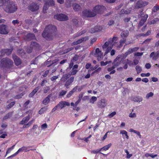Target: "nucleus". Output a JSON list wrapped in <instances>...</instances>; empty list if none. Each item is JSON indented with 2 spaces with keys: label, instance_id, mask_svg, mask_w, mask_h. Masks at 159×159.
Returning a JSON list of instances; mask_svg holds the SVG:
<instances>
[{
  "label": "nucleus",
  "instance_id": "obj_28",
  "mask_svg": "<svg viewBox=\"0 0 159 159\" xmlns=\"http://www.w3.org/2000/svg\"><path fill=\"white\" fill-rule=\"evenodd\" d=\"M126 41V39L125 38H123L122 39H121L120 41V44L117 47L118 48H120L121 47Z\"/></svg>",
  "mask_w": 159,
  "mask_h": 159
},
{
  "label": "nucleus",
  "instance_id": "obj_1",
  "mask_svg": "<svg viewBox=\"0 0 159 159\" xmlns=\"http://www.w3.org/2000/svg\"><path fill=\"white\" fill-rule=\"evenodd\" d=\"M105 9L103 5H97L93 8L92 11L86 10L83 11L84 16L86 17H92L96 16L97 13H101Z\"/></svg>",
  "mask_w": 159,
  "mask_h": 159
},
{
  "label": "nucleus",
  "instance_id": "obj_47",
  "mask_svg": "<svg viewBox=\"0 0 159 159\" xmlns=\"http://www.w3.org/2000/svg\"><path fill=\"white\" fill-rule=\"evenodd\" d=\"M111 62V61H106L105 62L103 61H102L101 62H100V64H101V66H106V65L107 64H108V63H110Z\"/></svg>",
  "mask_w": 159,
  "mask_h": 159
},
{
  "label": "nucleus",
  "instance_id": "obj_64",
  "mask_svg": "<svg viewBox=\"0 0 159 159\" xmlns=\"http://www.w3.org/2000/svg\"><path fill=\"white\" fill-rule=\"evenodd\" d=\"M58 78V77L57 76H54L51 78V80L52 81H53L57 79Z\"/></svg>",
  "mask_w": 159,
  "mask_h": 159
},
{
  "label": "nucleus",
  "instance_id": "obj_24",
  "mask_svg": "<svg viewBox=\"0 0 159 159\" xmlns=\"http://www.w3.org/2000/svg\"><path fill=\"white\" fill-rule=\"evenodd\" d=\"M13 50V48H11L10 49H5L3 51L7 55H9L11 54Z\"/></svg>",
  "mask_w": 159,
  "mask_h": 159
},
{
  "label": "nucleus",
  "instance_id": "obj_8",
  "mask_svg": "<svg viewBox=\"0 0 159 159\" xmlns=\"http://www.w3.org/2000/svg\"><path fill=\"white\" fill-rule=\"evenodd\" d=\"M148 3V2L139 0L136 3L135 7L136 8H140L147 6Z\"/></svg>",
  "mask_w": 159,
  "mask_h": 159
},
{
  "label": "nucleus",
  "instance_id": "obj_23",
  "mask_svg": "<svg viewBox=\"0 0 159 159\" xmlns=\"http://www.w3.org/2000/svg\"><path fill=\"white\" fill-rule=\"evenodd\" d=\"M143 98L140 96H136L133 99V101L135 102H140L142 101Z\"/></svg>",
  "mask_w": 159,
  "mask_h": 159
},
{
  "label": "nucleus",
  "instance_id": "obj_61",
  "mask_svg": "<svg viewBox=\"0 0 159 159\" xmlns=\"http://www.w3.org/2000/svg\"><path fill=\"white\" fill-rule=\"evenodd\" d=\"M114 23V21L113 20H110L108 23V25L110 26L113 25Z\"/></svg>",
  "mask_w": 159,
  "mask_h": 159
},
{
  "label": "nucleus",
  "instance_id": "obj_4",
  "mask_svg": "<svg viewBox=\"0 0 159 159\" xmlns=\"http://www.w3.org/2000/svg\"><path fill=\"white\" fill-rule=\"evenodd\" d=\"M13 64V61L8 58H2L0 61V68H9Z\"/></svg>",
  "mask_w": 159,
  "mask_h": 159
},
{
  "label": "nucleus",
  "instance_id": "obj_26",
  "mask_svg": "<svg viewBox=\"0 0 159 159\" xmlns=\"http://www.w3.org/2000/svg\"><path fill=\"white\" fill-rule=\"evenodd\" d=\"M73 6L74 10L76 11H78L81 8L80 6L76 3L74 4L73 5Z\"/></svg>",
  "mask_w": 159,
  "mask_h": 159
},
{
  "label": "nucleus",
  "instance_id": "obj_49",
  "mask_svg": "<svg viewBox=\"0 0 159 159\" xmlns=\"http://www.w3.org/2000/svg\"><path fill=\"white\" fill-rule=\"evenodd\" d=\"M136 114L135 113L131 112L129 113V116L131 118H134L136 117Z\"/></svg>",
  "mask_w": 159,
  "mask_h": 159
},
{
  "label": "nucleus",
  "instance_id": "obj_6",
  "mask_svg": "<svg viewBox=\"0 0 159 159\" xmlns=\"http://www.w3.org/2000/svg\"><path fill=\"white\" fill-rule=\"evenodd\" d=\"M54 18L60 21L66 20L68 19V17L65 14H61L55 15L54 16Z\"/></svg>",
  "mask_w": 159,
  "mask_h": 159
},
{
  "label": "nucleus",
  "instance_id": "obj_13",
  "mask_svg": "<svg viewBox=\"0 0 159 159\" xmlns=\"http://www.w3.org/2000/svg\"><path fill=\"white\" fill-rule=\"evenodd\" d=\"M12 57L14 60L15 63L16 65L18 66L21 63V60L17 56L13 54L12 55Z\"/></svg>",
  "mask_w": 159,
  "mask_h": 159
},
{
  "label": "nucleus",
  "instance_id": "obj_9",
  "mask_svg": "<svg viewBox=\"0 0 159 159\" xmlns=\"http://www.w3.org/2000/svg\"><path fill=\"white\" fill-rule=\"evenodd\" d=\"M9 32V30L7 29V26L6 25L3 24L0 25V34H7Z\"/></svg>",
  "mask_w": 159,
  "mask_h": 159
},
{
  "label": "nucleus",
  "instance_id": "obj_60",
  "mask_svg": "<svg viewBox=\"0 0 159 159\" xmlns=\"http://www.w3.org/2000/svg\"><path fill=\"white\" fill-rule=\"evenodd\" d=\"M49 73V70H46L44 73L43 76V77H46L47 75H48V73Z\"/></svg>",
  "mask_w": 159,
  "mask_h": 159
},
{
  "label": "nucleus",
  "instance_id": "obj_29",
  "mask_svg": "<svg viewBox=\"0 0 159 159\" xmlns=\"http://www.w3.org/2000/svg\"><path fill=\"white\" fill-rule=\"evenodd\" d=\"M30 47L33 48H37L39 47V44L35 42H31L30 45Z\"/></svg>",
  "mask_w": 159,
  "mask_h": 159
},
{
  "label": "nucleus",
  "instance_id": "obj_19",
  "mask_svg": "<svg viewBox=\"0 0 159 159\" xmlns=\"http://www.w3.org/2000/svg\"><path fill=\"white\" fill-rule=\"evenodd\" d=\"M30 118V116H28L23 119L22 120H21L20 123V125H23L24 124L26 123L29 121Z\"/></svg>",
  "mask_w": 159,
  "mask_h": 159
},
{
  "label": "nucleus",
  "instance_id": "obj_34",
  "mask_svg": "<svg viewBox=\"0 0 159 159\" xmlns=\"http://www.w3.org/2000/svg\"><path fill=\"white\" fill-rule=\"evenodd\" d=\"M78 70L72 68V70L70 71L69 73L70 75H74L76 74Z\"/></svg>",
  "mask_w": 159,
  "mask_h": 159
},
{
  "label": "nucleus",
  "instance_id": "obj_54",
  "mask_svg": "<svg viewBox=\"0 0 159 159\" xmlns=\"http://www.w3.org/2000/svg\"><path fill=\"white\" fill-rule=\"evenodd\" d=\"M15 104V102H11L8 105V108H11L12 106H13L14 104Z\"/></svg>",
  "mask_w": 159,
  "mask_h": 159
},
{
  "label": "nucleus",
  "instance_id": "obj_56",
  "mask_svg": "<svg viewBox=\"0 0 159 159\" xmlns=\"http://www.w3.org/2000/svg\"><path fill=\"white\" fill-rule=\"evenodd\" d=\"M143 54V52H137L134 53V55L135 56L139 57L142 56Z\"/></svg>",
  "mask_w": 159,
  "mask_h": 159
},
{
  "label": "nucleus",
  "instance_id": "obj_31",
  "mask_svg": "<svg viewBox=\"0 0 159 159\" xmlns=\"http://www.w3.org/2000/svg\"><path fill=\"white\" fill-rule=\"evenodd\" d=\"M46 3V4L51 6H53L55 5V2L53 0H47Z\"/></svg>",
  "mask_w": 159,
  "mask_h": 159
},
{
  "label": "nucleus",
  "instance_id": "obj_35",
  "mask_svg": "<svg viewBox=\"0 0 159 159\" xmlns=\"http://www.w3.org/2000/svg\"><path fill=\"white\" fill-rule=\"evenodd\" d=\"M71 0H66V4L67 7H70L71 6L72 4Z\"/></svg>",
  "mask_w": 159,
  "mask_h": 159
},
{
  "label": "nucleus",
  "instance_id": "obj_16",
  "mask_svg": "<svg viewBox=\"0 0 159 159\" xmlns=\"http://www.w3.org/2000/svg\"><path fill=\"white\" fill-rule=\"evenodd\" d=\"M30 147H26V146H23L20 148L16 152V153L18 154L20 152H26L27 151H29L28 149Z\"/></svg>",
  "mask_w": 159,
  "mask_h": 159
},
{
  "label": "nucleus",
  "instance_id": "obj_41",
  "mask_svg": "<svg viewBox=\"0 0 159 159\" xmlns=\"http://www.w3.org/2000/svg\"><path fill=\"white\" fill-rule=\"evenodd\" d=\"M124 151L126 153L127 156L126 158L129 159V158L132 156V154H129V152L128 151V150L126 149H125L124 150Z\"/></svg>",
  "mask_w": 159,
  "mask_h": 159
},
{
  "label": "nucleus",
  "instance_id": "obj_46",
  "mask_svg": "<svg viewBox=\"0 0 159 159\" xmlns=\"http://www.w3.org/2000/svg\"><path fill=\"white\" fill-rule=\"evenodd\" d=\"M57 106L60 107L61 109L65 107L64 105H63V101L60 102L57 105Z\"/></svg>",
  "mask_w": 159,
  "mask_h": 159
},
{
  "label": "nucleus",
  "instance_id": "obj_10",
  "mask_svg": "<svg viewBox=\"0 0 159 159\" xmlns=\"http://www.w3.org/2000/svg\"><path fill=\"white\" fill-rule=\"evenodd\" d=\"M107 101L105 99H102L98 101L97 105L98 107L104 108L107 104Z\"/></svg>",
  "mask_w": 159,
  "mask_h": 159
},
{
  "label": "nucleus",
  "instance_id": "obj_32",
  "mask_svg": "<svg viewBox=\"0 0 159 159\" xmlns=\"http://www.w3.org/2000/svg\"><path fill=\"white\" fill-rule=\"evenodd\" d=\"M112 45H110V46L108 47H107L105 50V55L107 54V53H108L110 51H111V50L112 49Z\"/></svg>",
  "mask_w": 159,
  "mask_h": 159
},
{
  "label": "nucleus",
  "instance_id": "obj_14",
  "mask_svg": "<svg viewBox=\"0 0 159 159\" xmlns=\"http://www.w3.org/2000/svg\"><path fill=\"white\" fill-rule=\"evenodd\" d=\"M74 81V77H71L65 83L64 86L67 89L69 88V86Z\"/></svg>",
  "mask_w": 159,
  "mask_h": 159
},
{
  "label": "nucleus",
  "instance_id": "obj_51",
  "mask_svg": "<svg viewBox=\"0 0 159 159\" xmlns=\"http://www.w3.org/2000/svg\"><path fill=\"white\" fill-rule=\"evenodd\" d=\"M84 38H82L77 40L76 41L78 44H80L84 40Z\"/></svg>",
  "mask_w": 159,
  "mask_h": 159
},
{
  "label": "nucleus",
  "instance_id": "obj_25",
  "mask_svg": "<svg viewBox=\"0 0 159 159\" xmlns=\"http://www.w3.org/2000/svg\"><path fill=\"white\" fill-rule=\"evenodd\" d=\"M129 31L128 30H125L123 31L120 34V35L122 37H126L129 34Z\"/></svg>",
  "mask_w": 159,
  "mask_h": 159
},
{
  "label": "nucleus",
  "instance_id": "obj_59",
  "mask_svg": "<svg viewBox=\"0 0 159 159\" xmlns=\"http://www.w3.org/2000/svg\"><path fill=\"white\" fill-rule=\"evenodd\" d=\"M34 121V120H32L30 121L26 125L28 126L27 127H29L31 125H32L33 122Z\"/></svg>",
  "mask_w": 159,
  "mask_h": 159
},
{
  "label": "nucleus",
  "instance_id": "obj_27",
  "mask_svg": "<svg viewBox=\"0 0 159 159\" xmlns=\"http://www.w3.org/2000/svg\"><path fill=\"white\" fill-rule=\"evenodd\" d=\"M120 134H121L123 136L124 135H125L126 139H128L129 138V137L128 135L127 132L125 130H122L120 131Z\"/></svg>",
  "mask_w": 159,
  "mask_h": 159
},
{
  "label": "nucleus",
  "instance_id": "obj_63",
  "mask_svg": "<svg viewBox=\"0 0 159 159\" xmlns=\"http://www.w3.org/2000/svg\"><path fill=\"white\" fill-rule=\"evenodd\" d=\"M116 112L114 111L109 115L108 116L110 118L112 117L115 116L116 114Z\"/></svg>",
  "mask_w": 159,
  "mask_h": 159
},
{
  "label": "nucleus",
  "instance_id": "obj_30",
  "mask_svg": "<svg viewBox=\"0 0 159 159\" xmlns=\"http://www.w3.org/2000/svg\"><path fill=\"white\" fill-rule=\"evenodd\" d=\"M112 144L111 143L108 144L107 145H106L101 148V151L102 150L106 151L109 149L111 147Z\"/></svg>",
  "mask_w": 159,
  "mask_h": 159
},
{
  "label": "nucleus",
  "instance_id": "obj_33",
  "mask_svg": "<svg viewBox=\"0 0 159 159\" xmlns=\"http://www.w3.org/2000/svg\"><path fill=\"white\" fill-rule=\"evenodd\" d=\"M12 113L11 112H9L3 118V120H6L9 118L11 116Z\"/></svg>",
  "mask_w": 159,
  "mask_h": 159
},
{
  "label": "nucleus",
  "instance_id": "obj_7",
  "mask_svg": "<svg viewBox=\"0 0 159 159\" xmlns=\"http://www.w3.org/2000/svg\"><path fill=\"white\" fill-rule=\"evenodd\" d=\"M28 8L32 12H34L39 10V6L36 3L33 2L28 7Z\"/></svg>",
  "mask_w": 159,
  "mask_h": 159
},
{
  "label": "nucleus",
  "instance_id": "obj_39",
  "mask_svg": "<svg viewBox=\"0 0 159 159\" xmlns=\"http://www.w3.org/2000/svg\"><path fill=\"white\" fill-rule=\"evenodd\" d=\"M136 70L137 74L140 73L142 71V68L139 66L137 65L136 66Z\"/></svg>",
  "mask_w": 159,
  "mask_h": 159
},
{
  "label": "nucleus",
  "instance_id": "obj_15",
  "mask_svg": "<svg viewBox=\"0 0 159 159\" xmlns=\"http://www.w3.org/2000/svg\"><path fill=\"white\" fill-rule=\"evenodd\" d=\"M101 29V27L100 26H97L94 28H92L89 30L90 33H93L96 32H98Z\"/></svg>",
  "mask_w": 159,
  "mask_h": 159
},
{
  "label": "nucleus",
  "instance_id": "obj_57",
  "mask_svg": "<svg viewBox=\"0 0 159 159\" xmlns=\"http://www.w3.org/2000/svg\"><path fill=\"white\" fill-rule=\"evenodd\" d=\"M48 5L47 4H46V3L43 6V11L44 13H45L46 11L48 9V7L47 6V5Z\"/></svg>",
  "mask_w": 159,
  "mask_h": 159
},
{
  "label": "nucleus",
  "instance_id": "obj_38",
  "mask_svg": "<svg viewBox=\"0 0 159 159\" xmlns=\"http://www.w3.org/2000/svg\"><path fill=\"white\" fill-rule=\"evenodd\" d=\"M159 10V6H154L152 9V13L156 12Z\"/></svg>",
  "mask_w": 159,
  "mask_h": 159
},
{
  "label": "nucleus",
  "instance_id": "obj_48",
  "mask_svg": "<svg viewBox=\"0 0 159 159\" xmlns=\"http://www.w3.org/2000/svg\"><path fill=\"white\" fill-rule=\"evenodd\" d=\"M24 51L23 49H20L18 51V53L21 56H22L25 54V52H24Z\"/></svg>",
  "mask_w": 159,
  "mask_h": 159
},
{
  "label": "nucleus",
  "instance_id": "obj_44",
  "mask_svg": "<svg viewBox=\"0 0 159 159\" xmlns=\"http://www.w3.org/2000/svg\"><path fill=\"white\" fill-rule=\"evenodd\" d=\"M12 22V24L14 25H18L20 23V22L17 20H13Z\"/></svg>",
  "mask_w": 159,
  "mask_h": 159
},
{
  "label": "nucleus",
  "instance_id": "obj_17",
  "mask_svg": "<svg viewBox=\"0 0 159 159\" xmlns=\"http://www.w3.org/2000/svg\"><path fill=\"white\" fill-rule=\"evenodd\" d=\"M40 87H37L35 88L33 91H32L30 94L29 95V97H32L34 96V95L35 94V93L37 92V91L39 90L40 89Z\"/></svg>",
  "mask_w": 159,
  "mask_h": 159
},
{
  "label": "nucleus",
  "instance_id": "obj_18",
  "mask_svg": "<svg viewBox=\"0 0 159 159\" xmlns=\"http://www.w3.org/2000/svg\"><path fill=\"white\" fill-rule=\"evenodd\" d=\"M52 96V94H50L48 95V96L43 100V103L46 105L50 101V98Z\"/></svg>",
  "mask_w": 159,
  "mask_h": 159
},
{
  "label": "nucleus",
  "instance_id": "obj_55",
  "mask_svg": "<svg viewBox=\"0 0 159 159\" xmlns=\"http://www.w3.org/2000/svg\"><path fill=\"white\" fill-rule=\"evenodd\" d=\"M150 75V74L149 73H148L146 74L142 73L141 74V76L142 77H148Z\"/></svg>",
  "mask_w": 159,
  "mask_h": 159
},
{
  "label": "nucleus",
  "instance_id": "obj_36",
  "mask_svg": "<svg viewBox=\"0 0 159 159\" xmlns=\"http://www.w3.org/2000/svg\"><path fill=\"white\" fill-rule=\"evenodd\" d=\"M9 0H0V7L5 5Z\"/></svg>",
  "mask_w": 159,
  "mask_h": 159
},
{
  "label": "nucleus",
  "instance_id": "obj_40",
  "mask_svg": "<svg viewBox=\"0 0 159 159\" xmlns=\"http://www.w3.org/2000/svg\"><path fill=\"white\" fill-rule=\"evenodd\" d=\"M97 100V98L95 96L92 97L90 99L89 102L90 103H94V102Z\"/></svg>",
  "mask_w": 159,
  "mask_h": 159
},
{
  "label": "nucleus",
  "instance_id": "obj_58",
  "mask_svg": "<svg viewBox=\"0 0 159 159\" xmlns=\"http://www.w3.org/2000/svg\"><path fill=\"white\" fill-rule=\"evenodd\" d=\"M32 48L31 47H29L27 48V52L28 53H31L32 51Z\"/></svg>",
  "mask_w": 159,
  "mask_h": 159
},
{
  "label": "nucleus",
  "instance_id": "obj_20",
  "mask_svg": "<svg viewBox=\"0 0 159 159\" xmlns=\"http://www.w3.org/2000/svg\"><path fill=\"white\" fill-rule=\"evenodd\" d=\"M26 38L28 40H32L35 39V36L33 34H28L26 36Z\"/></svg>",
  "mask_w": 159,
  "mask_h": 159
},
{
  "label": "nucleus",
  "instance_id": "obj_50",
  "mask_svg": "<svg viewBox=\"0 0 159 159\" xmlns=\"http://www.w3.org/2000/svg\"><path fill=\"white\" fill-rule=\"evenodd\" d=\"M74 93L72 91H70L66 95V97L69 98Z\"/></svg>",
  "mask_w": 159,
  "mask_h": 159
},
{
  "label": "nucleus",
  "instance_id": "obj_11",
  "mask_svg": "<svg viewBox=\"0 0 159 159\" xmlns=\"http://www.w3.org/2000/svg\"><path fill=\"white\" fill-rule=\"evenodd\" d=\"M94 55L95 57H97V60L98 61H100L103 57L102 53L99 48H98L96 49Z\"/></svg>",
  "mask_w": 159,
  "mask_h": 159
},
{
  "label": "nucleus",
  "instance_id": "obj_37",
  "mask_svg": "<svg viewBox=\"0 0 159 159\" xmlns=\"http://www.w3.org/2000/svg\"><path fill=\"white\" fill-rule=\"evenodd\" d=\"M109 45L110 46L109 43H108L107 42H106L104 45H103L102 46V48L103 50L105 51V50H106V48L109 47Z\"/></svg>",
  "mask_w": 159,
  "mask_h": 159
},
{
  "label": "nucleus",
  "instance_id": "obj_12",
  "mask_svg": "<svg viewBox=\"0 0 159 159\" xmlns=\"http://www.w3.org/2000/svg\"><path fill=\"white\" fill-rule=\"evenodd\" d=\"M150 57H152L153 60L156 61L159 57V52L157 51L156 53L152 52L150 55Z\"/></svg>",
  "mask_w": 159,
  "mask_h": 159
},
{
  "label": "nucleus",
  "instance_id": "obj_22",
  "mask_svg": "<svg viewBox=\"0 0 159 159\" xmlns=\"http://www.w3.org/2000/svg\"><path fill=\"white\" fill-rule=\"evenodd\" d=\"M148 17L147 14H145L143 17H142L140 21V24H141L142 25L146 21Z\"/></svg>",
  "mask_w": 159,
  "mask_h": 159
},
{
  "label": "nucleus",
  "instance_id": "obj_42",
  "mask_svg": "<svg viewBox=\"0 0 159 159\" xmlns=\"http://www.w3.org/2000/svg\"><path fill=\"white\" fill-rule=\"evenodd\" d=\"M154 95L153 93L150 92L147 94L146 98L147 99H148L149 98L152 97Z\"/></svg>",
  "mask_w": 159,
  "mask_h": 159
},
{
  "label": "nucleus",
  "instance_id": "obj_52",
  "mask_svg": "<svg viewBox=\"0 0 159 159\" xmlns=\"http://www.w3.org/2000/svg\"><path fill=\"white\" fill-rule=\"evenodd\" d=\"M101 151V149H100L94 150L91 151V153L96 154L99 152Z\"/></svg>",
  "mask_w": 159,
  "mask_h": 159
},
{
  "label": "nucleus",
  "instance_id": "obj_2",
  "mask_svg": "<svg viewBox=\"0 0 159 159\" xmlns=\"http://www.w3.org/2000/svg\"><path fill=\"white\" fill-rule=\"evenodd\" d=\"M56 30V27L55 26L49 25L45 28L42 35L47 40L52 39L55 34Z\"/></svg>",
  "mask_w": 159,
  "mask_h": 159
},
{
  "label": "nucleus",
  "instance_id": "obj_45",
  "mask_svg": "<svg viewBox=\"0 0 159 159\" xmlns=\"http://www.w3.org/2000/svg\"><path fill=\"white\" fill-rule=\"evenodd\" d=\"M53 63H52V64H51L48 66V67H50L52 66H53V68L52 69V73H53V72H55L56 70V68L54 67L55 65H54V66H53Z\"/></svg>",
  "mask_w": 159,
  "mask_h": 159
},
{
  "label": "nucleus",
  "instance_id": "obj_5",
  "mask_svg": "<svg viewBox=\"0 0 159 159\" xmlns=\"http://www.w3.org/2000/svg\"><path fill=\"white\" fill-rule=\"evenodd\" d=\"M125 59L123 58V56H122L121 54L118 55L114 60V65L116 66H119L121 63L124 64L125 62H124L125 61H124Z\"/></svg>",
  "mask_w": 159,
  "mask_h": 159
},
{
  "label": "nucleus",
  "instance_id": "obj_53",
  "mask_svg": "<svg viewBox=\"0 0 159 159\" xmlns=\"http://www.w3.org/2000/svg\"><path fill=\"white\" fill-rule=\"evenodd\" d=\"M124 61H125L124 62H125V64L126 63L127 64H129L130 65H131V64H132V61L129 60L128 59L126 60H124Z\"/></svg>",
  "mask_w": 159,
  "mask_h": 159
},
{
  "label": "nucleus",
  "instance_id": "obj_3",
  "mask_svg": "<svg viewBox=\"0 0 159 159\" xmlns=\"http://www.w3.org/2000/svg\"><path fill=\"white\" fill-rule=\"evenodd\" d=\"M4 11L7 13H12L15 12L17 9L16 4L12 1H9L3 6Z\"/></svg>",
  "mask_w": 159,
  "mask_h": 159
},
{
  "label": "nucleus",
  "instance_id": "obj_21",
  "mask_svg": "<svg viewBox=\"0 0 159 159\" xmlns=\"http://www.w3.org/2000/svg\"><path fill=\"white\" fill-rule=\"evenodd\" d=\"M131 48H129V50L126 52L125 54H122V56H123V58L125 59L126 57L129 55L133 53Z\"/></svg>",
  "mask_w": 159,
  "mask_h": 159
},
{
  "label": "nucleus",
  "instance_id": "obj_62",
  "mask_svg": "<svg viewBox=\"0 0 159 159\" xmlns=\"http://www.w3.org/2000/svg\"><path fill=\"white\" fill-rule=\"evenodd\" d=\"M50 88L48 87H47L45 88L43 90V92L44 93H47L49 90Z\"/></svg>",
  "mask_w": 159,
  "mask_h": 159
},
{
  "label": "nucleus",
  "instance_id": "obj_43",
  "mask_svg": "<svg viewBox=\"0 0 159 159\" xmlns=\"http://www.w3.org/2000/svg\"><path fill=\"white\" fill-rule=\"evenodd\" d=\"M67 93V91L64 90H62L59 93V96H63L65 95L66 93Z\"/></svg>",
  "mask_w": 159,
  "mask_h": 159
}]
</instances>
